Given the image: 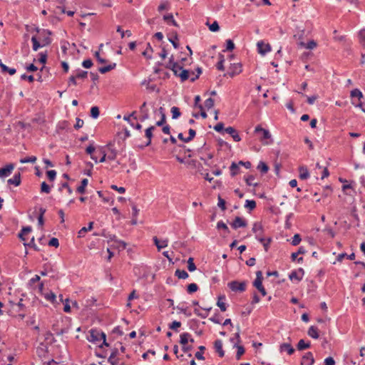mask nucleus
<instances>
[{
    "label": "nucleus",
    "instance_id": "f257e3e1",
    "mask_svg": "<svg viewBox=\"0 0 365 365\" xmlns=\"http://www.w3.org/2000/svg\"><path fill=\"white\" fill-rule=\"evenodd\" d=\"M88 340L90 342L98 344L101 340H103V342L101 345H99L100 348H103V346H109V344L106 341V335L104 332L96 329H92L89 331V334L87 336Z\"/></svg>",
    "mask_w": 365,
    "mask_h": 365
},
{
    "label": "nucleus",
    "instance_id": "f03ea898",
    "mask_svg": "<svg viewBox=\"0 0 365 365\" xmlns=\"http://www.w3.org/2000/svg\"><path fill=\"white\" fill-rule=\"evenodd\" d=\"M246 282L232 281L228 283V287L233 292H244L246 289Z\"/></svg>",
    "mask_w": 365,
    "mask_h": 365
},
{
    "label": "nucleus",
    "instance_id": "7ed1b4c3",
    "mask_svg": "<svg viewBox=\"0 0 365 365\" xmlns=\"http://www.w3.org/2000/svg\"><path fill=\"white\" fill-rule=\"evenodd\" d=\"M252 232L255 234V237L258 241L264 242V238L262 237L263 227L261 223L255 222L252 227Z\"/></svg>",
    "mask_w": 365,
    "mask_h": 365
},
{
    "label": "nucleus",
    "instance_id": "20e7f679",
    "mask_svg": "<svg viewBox=\"0 0 365 365\" xmlns=\"http://www.w3.org/2000/svg\"><path fill=\"white\" fill-rule=\"evenodd\" d=\"M241 72L242 65L240 63H233L231 64L229 71L227 72V75L232 78L235 76L240 73Z\"/></svg>",
    "mask_w": 365,
    "mask_h": 365
},
{
    "label": "nucleus",
    "instance_id": "39448f33",
    "mask_svg": "<svg viewBox=\"0 0 365 365\" xmlns=\"http://www.w3.org/2000/svg\"><path fill=\"white\" fill-rule=\"evenodd\" d=\"M247 225V224L246 220L241 217H236L233 222L231 223L232 227L235 230H237L240 227H245Z\"/></svg>",
    "mask_w": 365,
    "mask_h": 365
},
{
    "label": "nucleus",
    "instance_id": "423d86ee",
    "mask_svg": "<svg viewBox=\"0 0 365 365\" xmlns=\"http://www.w3.org/2000/svg\"><path fill=\"white\" fill-rule=\"evenodd\" d=\"M258 52L262 55H265L267 53L271 51V46L269 43H264L263 41H259L257 43Z\"/></svg>",
    "mask_w": 365,
    "mask_h": 365
},
{
    "label": "nucleus",
    "instance_id": "0eeeda50",
    "mask_svg": "<svg viewBox=\"0 0 365 365\" xmlns=\"http://www.w3.org/2000/svg\"><path fill=\"white\" fill-rule=\"evenodd\" d=\"M14 168V166L11 163L6 165L4 168H0V178L10 175Z\"/></svg>",
    "mask_w": 365,
    "mask_h": 365
},
{
    "label": "nucleus",
    "instance_id": "6e6552de",
    "mask_svg": "<svg viewBox=\"0 0 365 365\" xmlns=\"http://www.w3.org/2000/svg\"><path fill=\"white\" fill-rule=\"evenodd\" d=\"M255 133H262V136L260 138V140H268L271 138V134L268 130L262 128L260 125H257L255 129Z\"/></svg>",
    "mask_w": 365,
    "mask_h": 365
},
{
    "label": "nucleus",
    "instance_id": "1a4fd4ad",
    "mask_svg": "<svg viewBox=\"0 0 365 365\" xmlns=\"http://www.w3.org/2000/svg\"><path fill=\"white\" fill-rule=\"evenodd\" d=\"M155 129V126L151 125L145 130V136L147 138V142L145 143V146H148L151 144V140H152V138H153V132Z\"/></svg>",
    "mask_w": 365,
    "mask_h": 365
},
{
    "label": "nucleus",
    "instance_id": "9d476101",
    "mask_svg": "<svg viewBox=\"0 0 365 365\" xmlns=\"http://www.w3.org/2000/svg\"><path fill=\"white\" fill-rule=\"evenodd\" d=\"M314 359L312 352H307L302 357V365H313Z\"/></svg>",
    "mask_w": 365,
    "mask_h": 365
},
{
    "label": "nucleus",
    "instance_id": "9b49d317",
    "mask_svg": "<svg viewBox=\"0 0 365 365\" xmlns=\"http://www.w3.org/2000/svg\"><path fill=\"white\" fill-rule=\"evenodd\" d=\"M225 131L230 134L235 142H239L241 140L240 136L233 127H227L225 129Z\"/></svg>",
    "mask_w": 365,
    "mask_h": 365
},
{
    "label": "nucleus",
    "instance_id": "f8f14e48",
    "mask_svg": "<svg viewBox=\"0 0 365 365\" xmlns=\"http://www.w3.org/2000/svg\"><path fill=\"white\" fill-rule=\"evenodd\" d=\"M110 240L116 244V247L119 250H125L126 248L127 244L122 240H118L115 235H113L110 237Z\"/></svg>",
    "mask_w": 365,
    "mask_h": 365
},
{
    "label": "nucleus",
    "instance_id": "ddd939ff",
    "mask_svg": "<svg viewBox=\"0 0 365 365\" xmlns=\"http://www.w3.org/2000/svg\"><path fill=\"white\" fill-rule=\"evenodd\" d=\"M214 347L215 351L218 353L220 357H223L225 351L222 349V342L220 339H217L214 342Z\"/></svg>",
    "mask_w": 365,
    "mask_h": 365
},
{
    "label": "nucleus",
    "instance_id": "4468645a",
    "mask_svg": "<svg viewBox=\"0 0 365 365\" xmlns=\"http://www.w3.org/2000/svg\"><path fill=\"white\" fill-rule=\"evenodd\" d=\"M262 279H263V277H262V271H257L256 272V279H255L254 282H253V286L255 287H256L257 289L262 287Z\"/></svg>",
    "mask_w": 365,
    "mask_h": 365
},
{
    "label": "nucleus",
    "instance_id": "2eb2a0df",
    "mask_svg": "<svg viewBox=\"0 0 365 365\" xmlns=\"http://www.w3.org/2000/svg\"><path fill=\"white\" fill-rule=\"evenodd\" d=\"M107 148L108 150V154H107L108 159L110 160H115L116 158L117 154H118L117 150L115 149H114L113 148V145L110 143L107 145Z\"/></svg>",
    "mask_w": 365,
    "mask_h": 365
},
{
    "label": "nucleus",
    "instance_id": "dca6fc26",
    "mask_svg": "<svg viewBox=\"0 0 365 365\" xmlns=\"http://www.w3.org/2000/svg\"><path fill=\"white\" fill-rule=\"evenodd\" d=\"M163 20L170 25H173L175 27H178V24L175 21L172 14H168L163 16Z\"/></svg>",
    "mask_w": 365,
    "mask_h": 365
},
{
    "label": "nucleus",
    "instance_id": "f3484780",
    "mask_svg": "<svg viewBox=\"0 0 365 365\" xmlns=\"http://www.w3.org/2000/svg\"><path fill=\"white\" fill-rule=\"evenodd\" d=\"M7 182L10 185L19 186L21 184V173H16L12 178L8 180Z\"/></svg>",
    "mask_w": 365,
    "mask_h": 365
},
{
    "label": "nucleus",
    "instance_id": "a211bd4d",
    "mask_svg": "<svg viewBox=\"0 0 365 365\" xmlns=\"http://www.w3.org/2000/svg\"><path fill=\"white\" fill-rule=\"evenodd\" d=\"M153 241H154V243H155V246L157 247V248H158V250L159 251L161 249H163L164 247H166L168 246V240H164L160 242V240H158V238L157 237H153Z\"/></svg>",
    "mask_w": 365,
    "mask_h": 365
},
{
    "label": "nucleus",
    "instance_id": "6ab92c4d",
    "mask_svg": "<svg viewBox=\"0 0 365 365\" xmlns=\"http://www.w3.org/2000/svg\"><path fill=\"white\" fill-rule=\"evenodd\" d=\"M93 227V222H90L88 223V227H82L78 232V237H84L85 234L88 232V231H91Z\"/></svg>",
    "mask_w": 365,
    "mask_h": 365
},
{
    "label": "nucleus",
    "instance_id": "aec40b11",
    "mask_svg": "<svg viewBox=\"0 0 365 365\" xmlns=\"http://www.w3.org/2000/svg\"><path fill=\"white\" fill-rule=\"evenodd\" d=\"M279 349L280 351H287L289 355H292L294 352V349L290 344L288 343L282 344L280 345Z\"/></svg>",
    "mask_w": 365,
    "mask_h": 365
},
{
    "label": "nucleus",
    "instance_id": "412c9836",
    "mask_svg": "<svg viewBox=\"0 0 365 365\" xmlns=\"http://www.w3.org/2000/svg\"><path fill=\"white\" fill-rule=\"evenodd\" d=\"M0 68L1 69L2 73H9L10 75H14L16 73V70L14 68H9L5 64H4L0 59Z\"/></svg>",
    "mask_w": 365,
    "mask_h": 365
},
{
    "label": "nucleus",
    "instance_id": "4be33fe9",
    "mask_svg": "<svg viewBox=\"0 0 365 365\" xmlns=\"http://www.w3.org/2000/svg\"><path fill=\"white\" fill-rule=\"evenodd\" d=\"M299 178L302 180H307L309 177L308 169L304 166H301L299 168Z\"/></svg>",
    "mask_w": 365,
    "mask_h": 365
},
{
    "label": "nucleus",
    "instance_id": "5701e85b",
    "mask_svg": "<svg viewBox=\"0 0 365 365\" xmlns=\"http://www.w3.org/2000/svg\"><path fill=\"white\" fill-rule=\"evenodd\" d=\"M307 334L309 336L315 339H318L319 336L318 333V329L314 326H311L309 328Z\"/></svg>",
    "mask_w": 365,
    "mask_h": 365
},
{
    "label": "nucleus",
    "instance_id": "b1692460",
    "mask_svg": "<svg viewBox=\"0 0 365 365\" xmlns=\"http://www.w3.org/2000/svg\"><path fill=\"white\" fill-rule=\"evenodd\" d=\"M88 183V180L86 178H84L81 182V185L77 187L76 191L78 193L83 194L86 192V187Z\"/></svg>",
    "mask_w": 365,
    "mask_h": 365
},
{
    "label": "nucleus",
    "instance_id": "393cba45",
    "mask_svg": "<svg viewBox=\"0 0 365 365\" xmlns=\"http://www.w3.org/2000/svg\"><path fill=\"white\" fill-rule=\"evenodd\" d=\"M116 66V63H113L111 64H109L106 66L100 67L98 68V71L101 73H106L107 72H109L110 71L114 69Z\"/></svg>",
    "mask_w": 365,
    "mask_h": 365
},
{
    "label": "nucleus",
    "instance_id": "a878e982",
    "mask_svg": "<svg viewBox=\"0 0 365 365\" xmlns=\"http://www.w3.org/2000/svg\"><path fill=\"white\" fill-rule=\"evenodd\" d=\"M175 275L178 277L179 279H187L188 277V274L185 270L183 269H176L175 272Z\"/></svg>",
    "mask_w": 365,
    "mask_h": 365
},
{
    "label": "nucleus",
    "instance_id": "bb28decb",
    "mask_svg": "<svg viewBox=\"0 0 365 365\" xmlns=\"http://www.w3.org/2000/svg\"><path fill=\"white\" fill-rule=\"evenodd\" d=\"M254 180H255V176L252 175L245 177V180L247 185L257 187L259 184L257 182H253Z\"/></svg>",
    "mask_w": 365,
    "mask_h": 365
},
{
    "label": "nucleus",
    "instance_id": "cd10ccee",
    "mask_svg": "<svg viewBox=\"0 0 365 365\" xmlns=\"http://www.w3.org/2000/svg\"><path fill=\"white\" fill-rule=\"evenodd\" d=\"M230 174L232 177L235 176L236 175L238 174L239 171H240V168H239V165L237 164L236 163L233 162L230 167Z\"/></svg>",
    "mask_w": 365,
    "mask_h": 365
},
{
    "label": "nucleus",
    "instance_id": "c85d7f7f",
    "mask_svg": "<svg viewBox=\"0 0 365 365\" xmlns=\"http://www.w3.org/2000/svg\"><path fill=\"white\" fill-rule=\"evenodd\" d=\"M86 153L88 154H90L91 155V158L95 160L96 163L98 162L97 160V158L93 155L92 153L95 151V147L93 146V143H91L90 144L87 148H86Z\"/></svg>",
    "mask_w": 365,
    "mask_h": 365
},
{
    "label": "nucleus",
    "instance_id": "c756f323",
    "mask_svg": "<svg viewBox=\"0 0 365 365\" xmlns=\"http://www.w3.org/2000/svg\"><path fill=\"white\" fill-rule=\"evenodd\" d=\"M190 337V334L187 332H184L180 334V343L183 345H186V344L189 341V338Z\"/></svg>",
    "mask_w": 365,
    "mask_h": 365
},
{
    "label": "nucleus",
    "instance_id": "7c9ffc66",
    "mask_svg": "<svg viewBox=\"0 0 365 365\" xmlns=\"http://www.w3.org/2000/svg\"><path fill=\"white\" fill-rule=\"evenodd\" d=\"M310 347V343H306L304 339H300L297 344L298 350H304Z\"/></svg>",
    "mask_w": 365,
    "mask_h": 365
},
{
    "label": "nucleus",
    "instance_id": "2f4dec72",
    "mask_svg": "<svg viewBox=\"0 0 365 365\" xmlns=\"http://www.w3.org/2000/svg\"><path fill=\"white\" fill-rule=\"evenodd\" d=\"M42 295H43L44 298L46 300H48V301H49V302H51L52 303H54L55 301H56V294L53 292H49L48 293L42 294Z\"/></svg>",
    "mask_w": 365,
    "mask_h": 365
},
{
    "label": "nucleus",
    "instance_id": "473e14b6",
    "mask_svg": "<svg viewBox=\"0 0 365 365\" xmlns=\"http://www.w3.org/2000/svg\"><path fill=\"white\" fill-rule=\"evenodd\" d=\"M179 64L178 62L174 61L173 56H171L168 63L166 65V68L170 70H174L173 68H177V65Z\"/></svg>",
    "mask_w": 365,
    "mask_h": 365
},
{
    "label": "nucleus",
    "instance_id": "72a5a7b5",
    "mask_svg": "<svg viewBox=\"0 0 365 365\" xmlns=\"http://www.w3.org/2000/svg\"><path fill=\"white\" fill-rule=\"evenodd\" d=\"M178 76L182 82L187 81L190 77L189 71L182 68V71L179 73Z\"/></svg>",
    "mask_w": 365,
    "mask_h": 365
},
{
    "label": "nucleus",
    "instance_id": "f704fd0d",
    "mask_svg": "<svg viewBox=\"0 0 365 365\" xmlns=\"http://www.w3.org/2000/svg\"><path fill=\"white\" fill-rule=\"evenodd\" d=\"M351 97L352 98H357L360 101L363 98V94L359 89L356 88L351 91Z\"/></svg>",
    "mask_w": 365,
    "mask_h": 365
},
{
    "label": "nucleus",
    "instance_id": "c9c22d12",
    "mask_svg": "<svg viewBox=\"0 0 365 365\" xmlns=\"http://www.w3.org/2000/svg\"><path fill=\"white\" fill-rule=\"evenodd\" d=\"M289 278L292 281L294 279H296L297 281L299 282L302 279L303 277L298 274V272H297V270H294V271H292L289 274Z\"/></svg>",
    "mask_w": 365,
    "mask_h": 365
},
{
    "label": "nucleus",
    "instance_id": "e433bc0d",
    "mask_svg": "<svg viewBox=\"0 0 365 365\" xmlns=\"http://www.w3.org/2000/svg\"><path fill=\"white\" fill-rule=\"evenodd\" d=\"M235 346H236L237 349V351L236 354V359L237 360H240L241 356L245 354V350L244 347L241 345L235 344Z\"/></svg>",
    "mask_w": 365,
    "mask_h": 365
},
{
    "label": "nucleus",
    "instance_id": "4c0bfd02",
    "mask_svg": "<svg viewBox=\"0 0 365 365\" xmlns=\"http://www.w3.org/2000/svg\"><path fill=\"white\" fill-rule=\"evenodd\" d=\"M257 169L262 173H267V171L269 170V167L268 165L262 162V161H260L258 166H257Z\"/></svg>",
    "mask_w": 365,
    "mask_h": 365
},
{
    "label": "nucleus",
    "instance_id": "58836bf2",
    "mask_svg": "<svg viewBox=\"0 0 365 365\" xmlns=\"http://www.w3.org/2000/svg\"><path fill=\"white\" fill-rule=\"evenodd\" d=\"M199 351L195 353V357L199 360H204L205 357L203 356V351L205 350V347L204 346H199Z\"/></svg>",
    "mask_w": 365,
    "mask_h": 365
},
{
    "label": "nucleus",
    "instance_id": "ea45409f",
    "mask_svg": "<svg viewBox=\"0 0 365 365\" xmlns=\"http://www.w3.org/2000/svg\"><path fill=\"white\" fill-rule=\"evenodd\" d=\"M300 44L308 49H313L317 46V43L314 40L309 41L307 44L303 42H301Z\"/></svg>",
    "mask_w": 365,
    "mask_h": 365
},
{
    "label": "nucleus",
    "instance_id": "a19ab883",
    "mask_svg": "<svg viewBox=\"0 0 365 365\" xmlns=\"http://www.w3.org/2000/svg\"><path fill=\"white\" fill-rule=\"evenodd\" d=\"M160 113H161V119L158 121L156 122L155 125L157 126H162L164 125V123H165V120H166V117H165V115L163 112V109L162 108H160Z\"/></svg>",
    "mask_w": 365,
    "mask_h": 365
},
{
    "label": "nucleus",
    "instance_id": "79ce46f5",
    "mask_svg": "<svg viewBox=\"0 0 365 365\" xmlns=\"http://www.w3.org/2000/svg\"><path fill=\"white\" fill-rule=\"evenodd\" d=\"M36 160H37V158L36 156H30V157L21 158L20 160V163H36Z\"/></svg>",
    "mask_w": 365,
    "mask_h": 365
},
{
    "label": "nucleus",
    "instance_id": "37998d69",
    "mask_svg": "<svg viewBox=\"0 0 365 365\" xmlns=\"http://www.w3.org/2000/svg\"><path fill=\"white\" fill-rule=\"evenodd\" d=\"M359 38L361 45L365 48V29H361L359 32Z\"/></svg>",
    "mask_w": 365,
    "mask_h": 365
},
{
    "label": "nucleus",
    "instance_id": "c03bdc74",
    "mask_svg": "<svg viewBox=\"0 0 365 365\" xmlns=\"http://www.w3.org/2000/svg\"><path fill=\"white\" fill-rule=\"evenodd\" d=\"M99 113H100V111H99V108L98 106H93L91 108V116L93 118H97L99 116Z\"/></svg>",
    "mask_w": 365,
    "mask_h": 365
},
{
    "label": "nucleus",
    "instance_id": "a18cd8bd",
    "mask_svg": "<svg viewBox=\"0 0 365 365\" xmlns=\"http://www.w3.org/2000/svg\"><path fill=\"white\" fill-rule=\"evenodd\" d=\"M170 9V4L168 1L162 2L158 7V11L161 12L164 10H168Z\"/></svg>",
    "mask_w": 365,
    "mask_h": 365
},
{
    "label": "nucleus",
    "instance_id": "49530a36",
    "mask_svg": "<svg viewBox=\"0 0 365 365\" xmlns=\"http://www.w3.org/2000/svg\"><path fill=\"white\" fill-rule=\"evenodd\" d=\"M245 207L252 210L256 207V202L255 200H247L245 201Z\"/></svg>",
    "mask_w": 365,
    "mask_h": 365
},
{
    "label": "nucleus",
    "instance_id": "de8ad7c7",
    "mask_svg": "<svg viewBox=\"0 0 365 365\" xmlns=\"http://www.w3.org/2000/svg\"><path fill=\"white\" fill-rule=\"evenodd\" d=\"M197 289H198V286L195 283H191L187 286V292L189 294H192V293L195 292L196 291H197Z\"/></svg>",
    "mask_w": 365,
    "mask_h": 365
},
{
    "label": "nucleus",
    "instance_id": "09e8293b",
    "mask_svg": "<svg viewBox=\"0 0 365 365\" xmlns=\"http://www.w3.org/2000/svg\"><path fill=\"white\" fill-rule=\"evenodd\" d=\"M187 269L190 272H193L196 269V266L193 262L192 257H190L187 260Z\"/></svg>",
    "mask_w": 365,
    "mask_h": 365
},
{
    "label": "nucleus",
    "instance_id": "8fccbe9b",
    "mask_svg": "<svg viewBox=\"0 0 365 365\" xmlns=\"http://www.w3.org/2000/svg\"><path fill=\"white\" fill-rule=\"evenodd\" d=\"M31 41L33 43V50L36 51L39 48L43 46L40 44V43L38 41L36 36H32Z\"/></svg>",
    "mask_w": 365,
    "mask_h": 365
},
{
    "label": "nucleus",
    "instance_id": "3c124183",
    "mask_svg": "<svg viewBox=\"0 0 365 365\" xmlns=\"http://www.w3.org/2000/svg\"><path fill=\"white\" fill-rule=\"evenodd\" d=\"M222 299H224L225 297L224 296L219 297L218 301L217 302V305L220 307V309L222 312H225L227 307H226L225 303H224L223 302L221 301Z\"/></svg>",
    "mask_w": 365,
    "mask_h": 365
},
{
    "label": "nucleus",
    "instance_id": "603ef678",
    "mask_svg": "<svg viewBox=\"0 0 365 365\" xmlns=\"http://www.w3.org/2000/svg\"><path fill=\"white\" fill-rule=\"evenodd\" d=\"M171 113L173 119L178 118L181 114L179 108L175 106L171 108Z\"/></svg>",
    "mask_w": 365,
    "mask_h": 365
},
{
    "label": "nucleus",
    "instance_id": "864d4df0",
    "mask_svg": "<svg viewBox=\"0 0 365 365\" xmlns=\"http://www.w3.org/2000/svg\"><path fill=\"white\" fill-rule=\"evenodd\" d=\"M219 58H220V61L217 63L216 67L220 71H224V69H225L224 64H223L224 63V61H225L224 56L220 54Z\"/></svg>",
    "mask_w": 365,
    "mask_h": 365
},
{
    "label": "nucleus",
    "instance_id": "5fc2aeb1",
    "mask_svg": "<svg viewBox=\"0 0 365 365\" xmlns=\"http://www.w3.org/2000/svg\"><path fill=\"white\" fill-rule=\"evenodd\" d=\"M41 192H45V193H50L51 192V187H49V185L46 182H43L41 185Z\"/></svg>",
    "mask_w": 365,
    "mask_h": 365
},
{
    "label": "nucleus",
    "instance_id": "6e6d98bb",
    "mask_svg": "<svg viewBox=\"0 0 365 365\" xmlns=\"http://www.w3.org/2000/svg\"><path fill=\"white\" fill-rule=\"evenodd\" d=\"M301 240L302 239L300 235L299 234H295L292 237V245L294 246H297L300 243Z\"/></svg>",
    "mask_w": 365,
    "mask_h": 365
},
{
    "label": "nucleus",
    "instance_id": "4d7b16f0",
    "mask_svg": "<svg viewBox=\"0 0 365 365\" xmlns=\"http://www.w3.org/2000/svg\"><path fill=\"white\" fill-rule=\"evenodd\" d=\"M24 245L25 247H26V246L31 247L36 251H39L40 250L39 248L36 246V245L34 242V237L31 239V241L29 242H28V243L24 242Z\"/></svg>",
    "mask_w": 365,
    "mask_h": 365
},
{
    "label": "nucleus",
    "instance_id": "13d9d810",
    "mask_svg": "<svg viewBox=\"0 0 365 365\" xmlns=\"http://www.w3.org/2000/svg\"><path fill=\"white\" fill-rule=\"evenodd\" d=\"M214 104H215V101L212 98H209L206 99L205 101V106L207 109L212 108L214 106Z\"/></svg>",
    "mask_w": 365,
    "mask_h": 365
},
{
    "label": "nucleus",
    "instance_id": "bf43d9fd",
    "mask_svg": "<svg viewBox=\"0 0 365 365\" xmlns=\"http://www.w3.org/2000/svg\"><path fill=\"white\" fill-rule=\"evenodd\" d=\"M217 228L218 230L220 229H222L224 230L226 232L229 233L230 232V230H229V228L227 226V225L225 223H224L222 221H219L217 224Z\"/></svg>",
    "mask_w": 365,
    "mask_h": 365
},
{
    "label": "nucleus",
    "instance_id": "052dcab7",
    "mask_svg": "<svg viewBox=\"0 0 365 365\" xmlns=\"http://www.w3.org/2000/svg\"><path fill=\"white\" fill-rule=\"evenodd\" d=\"M108 361L111 365H118L120 359L118 356H113L112 358V355H110Z\"/></svg>",
    "mask_w": 365,
    "mask_h": 365
},
{
    "label": "nucleus",
    "instance_id": "680f3d73",
    "mask_svg": "<svg viewBox=\"0 0 365 365\" xmlns=\"http://www.w3.org/2000/svg\"><path fill=\"white\" fill-rule=\"evenodd\" d=\"M48 178L50 181H53L56 176V172L54 170H51L46 173Z\"/></svg>",
    "mask_w": 365,
    "mask_h": 365
},
{
    "label": "nucleus",
    "instance_id": "e2e57ef3",
    "mask_svg": "<svg viewBox=\"0 0 365 365\" xmlns=\"http://www.w3.org/2000/svg\"><path fill=\"white\" fill-rule=\"evenodd\" d=\"M225 204V200L222 199L220 196H219L217 205L219 207L222 209V211H225L226 210Z\"/></svg>",
    "mask_w": 365,
    "mask_h": 365
},
{
    "label": "nucleus",
    "instance_id": "0e129e2a",
    "mask_svg": "<svg viewBox=\"0 0 365 365\" xmlns=\"http://www.w3.org/2000/svg\"><path fill=\"white\" fill-rule=\"evenodd\" d=\"M209 29L212 32H216L220 30V26L218 23L215 21L211 25H210Z\"/></svg>",
    "mask_w": 365,
    "mask_h": 365
},
{
    "label": "nucleus",
    "instance_id": "69168bd1",
    "mask_svg": "<svg viewBox=\"0 0 365 365\" xmlns=\"http://www.w3.org/2000/svg\"><path fill=\"white\" fill-rule=\"evenodd\" d=\"M48 245L49 246H51V247H58L59 246V242H58V240L56 237H53L51 238L49 241H48Z\"/></svg>",
    "mask_w": 365,
    "mask_h": 365
},
{
    "label": "nucleus",
    "instance_id": "338daca9",
    "mask_svg": "<svg viewBox=\"0 0 365 365\" xmlns=\"http://www.w3.org/2000/svg\"><path fill=\"white\" fill-rule=\"evenodd\" d=\"M226 43H227L226 51H232L235 48V44L231 39H227L226 41ZM224 51H225V50H224Z\"/></svg>",
    "mask_w": 365,
    "mask_h": 365
},
{
    "label": "nucleus",
    "instance_id": "774afa93",
    "mask_svg": "<svg viewBox=\"0 0 365 365\" xmlns=\"http://www.w3.org/2000/svg\"><path fill=\"white\" fill-rule=\"evenodd\" d=\"M181 326V323L180 322L173 321L170 325L169 328L173 330L177 331V329Z\"/></svg>",
    "mask_w": 365,
    "mask_h": 365
}]
</instances>
